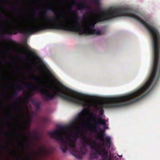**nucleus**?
<instances>
[{"mask_svg": "<svg viewBox=\"0 0 160 160\" xmlns=\"http://www.w3.org/2000/svg\"><path fill=\"white\" fill-rule=\"evenodd\" d=\"M38 153L40 155H45L48 153V151L47 150L42 148L39 150Z\"/></svg>", "mask_w": 160, "mask_h": 160, "instance_id": "nucleus-14", "label": "nucleus"}, {"mask_svg": "<svg viewBox=\"0 0 160 160\" xmlns=\"http://www.w3.org/2000/svg\"><path fill=\"white\" fill-rule=\"evenodd\" d=\"M78 26H67L64 25L60 24L57 27V28L61 29L67 30V31L74 32H78L79 35H81L83 34L87 33L85 32V30L88 31H91L94 28L96 23L94 22H91L85 25L82 26V27H80L79 24L78 23Z\"/></svg>", "mask_w": 160, "mask_h": 160, "instance_id": "nucleus-6", "label": "nucleus"}, {"mask_svg": "<svg viewBox=\"0 0 160 160\" xmlns=\"http://www.w3.org/2000/svg\"><path fill=\"white\" fill-rule=\"evenodd\" d=\"M21 100V98H17V100L18 101H20Z\"/></svg>", "mask_w": 160, "mask_h": 160, "instance_id": "nucleus-22", "label": "nucleus"}, {"mask_svg": "<svg viewBox=\"0 0 160 160\" xmlns=\"http://www.w3.org/2000/svg\"><path fill=\"white\" fill-rule=\"evenodd\" d=\"M97 136L100 141L103 142L102 145L103 144L105 147H107L108 148H109L111 142V138L109 136H106L104 138V136H105L104 130H102L101 132H98Z\"/></svg>", "mask_w": 160, "mask_h": 160, "instance_id": "nucleus-8", "label": "nucleus"}, {"mask_svg": "<svg viewBox=\"0 0 160 160\" xmlns=\"http://www.w3.org/2000/svg\"><path fill=\"white\" fill-rule=\"evenodd\" d=\"M71 13L74 15L75 21L71 24H67L63 23H60V20L61 17H58L56 16L52 17L51 18H48L46 21L48 22H41L34 24L33 25L29 27H25L27 25L26 22L24 20L19 21L18 24H14V35L17 34L18 32H20L25 36H28L33 33L40 31L42 30L48 29H53L61 30L66 31L61 29L57 28L59 25H64L67 26H78L79 23L80 27V24L78 21L79 18L77 15V12L75 11H72L70 10Z\"/></svg>", "mask_w": 160, "mask_h": 160, "instance_id": "nucleus-2", "label": "nucleus"}, {"mask_svg": "<svg viewBox=\"0 0 160 160\" xmlns=\"http://www.w3.org/2000/svg\"><path fill=\"white\" fill-rule=\"evenodd\" d=\"M83 117H81V119H83Z\"/></svg>", "mask_w": 160, "mask_h": 160, "instance_id": "nucleus-29", "label": "nucleus"}, {"mask_svg": "<svg viewBox=\"0 0 160 160\" xmlns=\"http://www.w3.org/2000/svg\"><path fill=\"white\" fill-rule=\"evenodd\" d=\"M34 94V93L32 92L27 93L26 95L27 98L28 99H30Z\"/></svg>", "mask_w": 160, "mask_h": 160, "instance_id": "nucleus-16", "label": "nucleus"}, {"mask_svg": "<svg viewBox=\"0 0 160 160\" xmlns=\"http://www.w3.org/2000/svg\"><path fill=\"white\" fill-rule=\"evenodd\" d=\"M80 115L81 116V113H80Z\"/></svg>", "mask_w": 160, "mask_h": 160, "instance_id": "nucleus-32", "label": "nucleus"}, {"mask_svg": "<svg viewBox=\"0 0 160 160\" xmlns=\"http://www.w3.org/2000/svg\"><path fill=\"white\" fill-rule=\"evenodd\" d=\"M33 103L34 104L35 107L36 108V109L37 111L38 110L40 107L41 104L39 102H33Z\"/></svg>", "mask_w": 160, "mask_h": 160, "instance_id": "nucleus-15", "label": "nucleus"}, {"mask_svg": "<svg viewBox=\"0 0 160 160\" xmlns=\"http://www.w3.org/2000/svg\"><path fill=\"white\" fill-rule=\"evenodd\" d=\"M103 113V110H101L100 112V114L101 115H102Z\"/></svg>", "mask_w": 160, "mask_h": 160, "instance_id": "nucleus-21", "label": "nucleus"}, {"mask_svg": "<svg viewBox=\"0 0 160 160\" xmlns=\"http://www.w3.org/2000/svg\"><path fill=\"white\" fill-rule=\"evenodd\" d=\"M93 2L94 3L98 4L99 3V0H93Z\"/></svg>", "mask_w": 160, "mask_h": 160, "instance_id": "nucleus-19", "label": "nucleus"}, {"mask_svg": "<svg viewBox=\"0 0 160 160\" xmlns=\"http://www.w3.org/2000/svg\"><path fill=\"white\" fill-rule=\"evenodd\" d=\"M20 143H22V141L21 140H20Z\"/></svg>", "mask_w": 160, "mask_h": 160, "instance_id": "nucleus-26", "label": "nucleus"}, {"mask_svg": "<svg viewBox=\"0 0 160 160\" xmlns=\"http://www.w3.org/2000/svg\"><path fill=\"white\" fill-rule=\"evenodd\" d=\"M10 116L11 117H12V115H10Z\"/></svg>", "mask_w": 160, "mask_h": 160, "instance_id": "nucleus-28", "label": "nucleus"}, {"mask_svg": "<svg viewBox=\"0 0 160 160\" xmlns=\"http://www.w3.org/2000/svg\"><path fill=\"white\" fill-rule=\"evenodd\" d=\"M48 10L53 12L55 14H56L57 13V12L55 11V9L52 7H51L48 8L47 9L44 10L42 14L43 16H46Z\"/></svg>", "mask_w": 160, "mask_h": 160, "instance_id": "nucleus-12", "label": "nucleus"}, {"mask_svg": "<svg viewBox=\"0 0 160 160\" xmlns=\"http://www.w3.org/2000/svg\"><path fill=\"white\" fill-rule=\"evenodd\" d=\"M40 16H42V15H41V14H40Z\"/></svg>", "mask_w": 160, "mask_h": 160, "instance_id": "nucleus-31", "label": "nucleus"}, {"mask_svg": "<svg viewBox=\"0 0 160 160\" xmlns=\"http://www.w3.org/2000/svg\"><path fill=\"white\" fill-rule=\"evenodd\" d=\"M81 143L84 147L87 145L90 146L91 149V153L90 154V160L93 159H97L96 155H99L102 158V160H112L113 155L110 153L108 156V149L105 147L103 144H97L95 141L92 140L89 137L86 136H83L82 138Z\"/></svg>", "mask_w": 160, "mask_h": 160, "instance_id": "nucleus-4", "label": "nucleus"}, {"mask_svg": "<svg viewBox=\"0 0 160 160\" xmlns=\"http://www.w3.org/2000/svg\"><path fill=\"white\" fill-rule=\"evenodd\" d=\"M76 120L77 121H80V119H78V118H76Z\"/></svg>", "mask_w": 160, "mask_h": 160, "instance_id": "nucleus-24", "label": "nucleus"}, {"mask_svg": "<svg viewBox=\"0 0 160 160\" xmlns=\"http://www.w3.org/2000/svg\"><path fill=\"white\" fill-rule=\"evenodd\" d=\"M100 13L97 17V22H101L121 16L133 18L142 23L148 30L152 41L153 62L150 76L147 81L140 88L131 93H148L155 87L160 76V34L155 27L148 23L134 14L130 8L119 7L112 8L105 11L99 8Z\"/></svg>", "mask_w": 160, "mask_h": 160, "instance_id": "nucleus-1", "label": "nucleus"}, {"mask_svg": "<svg viewBox=\"0 0 160 160\" xmlns=\"http://www.w3.org/2000/svg\"><path fill=\"white\" fill-rule=\"evenodd\" d=\"M91 117L93 119L91 120L94 125H93L88 126V128L90 130L92 131H97L98 130H101V129L97 125H101L105 126L106 124V122L105 119H103L101 118H98L96 115L94 113L92 112L91 113Z\"/></svg>", "mask_w": 160, "mask_h": 160, "instance_id": "nucleus-7", "label": "nucleus"}, {"mask_svg": "<svg viewBox=\"0 0 160 160\" xmlns=\"http://www.w3.org/2000/svg\"><path fill=\"white\" fill-rule=\"evenodd\" d=\"M53 88L55 89V91L51 93L48 91L43 90L42 87L40 85L39 82L37 84L34 85L33 90L34 91H39L41 93L43 98L48 101L53 99L57 96L64 100L73 102L78 105L83 106H88V109L91 107V104L86 102L84 98L85 95L82 93L77 92L69 88L64 87L62 89L58 87L53 86Z\"/></svg>", "mask_w": 160, "mask_h": 160, "instance_id": "nucleus-3", "label": "nucleus"}, {"mask_svg": "<svg viewBox=\"0 0 160 160\" xmlns=\"http://www.w3.org/2000/svg\"><path fill=\"white\" fill-rule=\"evenodd\" d=\"M32 85L29 84L23 83L21 86H18L14 90L13 93L11 96V98H14L17 94V91H22L23 90V87H25L28 88H30Z\"/></svg>", "mask_w": 160, "mask_h": 160, "instance_id": "nucleus-9", "label": "nucleus"}, {"mask_svg": "<svg viewBox=\"0 0 160 160\" xmlns=\"http://www.w3.org/2000/svg\"><path fill=\"white\" fill-rule=\"evenodd\" d=\"M85 32L87 33L85 34L88 35H100L102 34V32L99 30H97V29H93L92 30L88 31L85 30Z\"/></svg>", "mask_w": 160, "mask_h": 160, "instance_id": "nucleus-10", "label": "nucleus"}, {"mask_svg": "<svg viewBox=\"0 0 160 160\" xmlns=\"http://www.w3.org/2000/svg\"><path fill=\"white\" fill-rule=\"evenodd\" d=\"M24 138H25L26 140H27L28 139V137H26V136H24Z\"/></svg>", "mask_w": 160, "mask_h": 160, "instance_id": "nucleus-23", "label": "nucleus"}, {"mask_svg": "<svg viewBox=\"0 0 160 160\" xmlns=\"http://www.w3.org/2000/svg\"><path fill=\"white\" fill-rule=\"evenodd\" d=\"M26 50L29 52L31 53V55L33 57V58H34L37 59L38 60V61H39L40 62H42V61L41 59L40 58H39L38 56L37 55L32 53V52L29 49H28V48H26Z\"/></svg>", "mask_w": 160, "mask_h": 160, "instance_id": "nucleus-13", "label": "nucleus"}, {"mask_svg": "<svg viewBox=\"0 0 160 160\" xmlns=\"http://www.w3.org/2000/svg\"><path fill=\"white\" fill-rule=\"evenodd\" d=\"M30 78L35 81H38V78L34 75L30 77Z\"/></svg>", "mask_w": 160, "mask_h": 160, "instance_id": "nucleus-17", "label": "nucleus"}, {"mask_svg": "<svg viewBox=\"0 0 160 160\" xmlns=\"http://www.w3.org/2000/svg\"><path fill=\"white\" fill-rule=\"evenodd\" d=\"M7 125L8 126H9V125H10V124H9V123H8V124H7Z\"/></svg>", "mask_w": 160, "mask_h": 160, "instance_id": "nucleus-27", "label": "nucleus"}, {"mask_svg": "<svg viewBox=\"0 0 160 160\" xmlns=\"http://www.w3.org/2000/svg\"><path fill=\"white\" fill-rule=\"evenodd\" d=\"M85 1H81L79 3H78L76 1H74V2L73 4V6H76L79 10H81L87 8L85 6Z\"/></svg>", "mask_w": 160, "mask_h": 160, "instance_id": "nucleus-11", "label": "nucleus"}, {"mask_svg": "<svg viewBox=\"0 0 160 160\" xmlns=\"http://www.w3.org/2000/svg\"><path fill=\"white\" fill-rule=\"evenodd\" d=\"M68 128V126L60 125L57 127V129L49 133V135L52 138L61 142L60 148L64 153H66L69 148L72 151L77 152L76 144V138H74L73 135L67 136L66 139L68 141H67L64 140L61 133V131H65Z\"/></svg>", "mask_w": 160, "mask_h": 160, "instance_id": "nucleus-5", "label": "nucleus"}, {"mask_svg": "<svg viewBox=\"0 0 160 160\" xmlns=\"http://www.w3.org/2000/svg\"><path fill=\"white\" fill-rule=\"evenodd\" d=\"M12 9H13H13H14V7H13L12 8Z\"/></svg>", "mask_w": 160, "mask_h": 160, "instance_id": "nucleus-30", "label": "nucleus"}, {"mask_svg": "<svg viewBox=\"0 0 160 160\" xmlns=\"http://www.w3.org/2000/svg\"><path fill=\"white\" fill-rule=\"evenodd\" d=\"M31 119L30 118H28V120L26 122V124L30 127L31 124Z\"/></svg>", "mask_w": 160, "mask_h": 160, "instance_id": "nucleus-18", "label": "nucleus"}, {"mask_svg": "<svg viewBox=\"0 0 160 160\" xmlns=\"http://www.w3.org/2000/svg\"><path fill=\"white\" fill-rule=\"evenodd\" d=\"M22 48H23V49H24V48H24V47H23V46H22Z\"/></svg>", "mask_w": 160, "mask_h": 160, "instance_id": "nucleus-25", "label": "nucleus"}, {"mask_svg": "<svg viewBox=\"0 0 160 160\" xmlns=\"http://www.w3.org/2000/svg\"><path fill=\"white\" fill-rule=\"evenodd\" d=\"M25 155L26 156L28 157L29 158H31V157H32L30 155L28 154H25Z\"/></svg>", "mask_w": 160, "mask_h": 160, "instance_id": "nucleus-20", "label": "nucleus"}]
</instances>
